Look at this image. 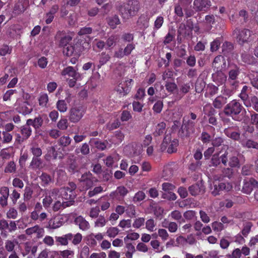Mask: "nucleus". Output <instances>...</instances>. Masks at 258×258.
<instances>
[{
    "mask_svg": "<svg viewBox=\"0 0 258 258\" xmlns=\"http://www.w3.org/2000/svg\"><path fill=\"white\" fill-rule=\"evenodd\" d=\"M140 3L138 0H130L118 8L122 18L127 20L136 16L140 9Z\"/></svg>",
    "mask_w": 258,
    "mask_h": 258,
    "instance_id": "obj_1",
    "label": "nucleus"
},
{
    "mask_svg": "<svg viewBox=\"0 0 258 258\" xmlns=\"http://www.w3.org/2000/svg\"><path fill=\"white\" fill-rule=\"evenodd\" d=\"M238 153L232 148H228L225 153L220 156L221 162L226 166L229 160L228 165L231 167L239 166V162L237 158Z\"/></svg>",
    "mask_w": 258,
    "mask_h": 258,
    "instance_id": "obj_2",
    "label": "nucleus"
},
{
    "mask_svg": "<svg viewBox=\"0 0 258 258\" xmlns=\"http://www.w3.org/2000/svg\"><path fill=\"white\" fill-rule=\"evenodd\" d=\"M232 188V184L228 182H223L215 180L213 182V186L211 187L212 194L216 196L220 194L221 191H230Z\"/></svg>",
    "mask_w": 258,
    "mask_h": 258,
    "instance_id": "obj_3",
    "label": "nucleus"
},
{
    "mask_svg": "<svg viewBox=\"0 0 258 258\" xmlns=\"http://www.w3.org/2000/svg\"><path fill=\"white\" fill-rule=\"evenodd\" d=\"M243 108V106L239 102L236 100H233L226 106L224 112L226 114L233 117L239 114Z\"/></svg>",
    "mask_w": 258,
    "mask_h": 258,
    "instance_id": "obj_4",
    "label": "nucleus"
},
{
    "mask_svg": "<svg viewBox=\"0 0 258 258\" xmlns=\"http://www.w3.org/2000/svg\"><path fill=\"white\" fill-rule=\"evenodd\" d=\"M79 180L81 186H82V187H80L81 191L86 190L90 188L93 186L94 182L97 181V179L90 172L83 174Z\"/></svg>",
    "mask_w": 258,
    "mask_h": 258,
    "instance_id": "obj_5",
    "label": "nucleus"
},
{
    "mask_svg": "<svg viewBox=\"0 0 258 258\" xmlns=\"http://www.w3.org/2000/svg\"><path fill=\"white\" fill-rule=\"evenodd\" d=\"M133 80L127 78L125 81H121L115 88V90L121 95L125 96L131 91Z\"/></svg>",
    "mask_w": 258,
    "mask_h": 258,
    "instance_id": "obj_6",
    "label": "nucleus"
},
{
    "mask_svg": "<svg viewBox=\"0 0 258 258\" xmlns=\"http://www.w3.org/2000/svg\"><path fill=\"white\" fill-rule=\"evenodd\" d=\"M85 113L84 108L82 106H75L70 111V120L73 122H78L83 116Z\"/></svg>",
    "mask_w": 258,
    "mask_h": 258,
    "instance_id": "obj_7",
    "label": "nucleus"
},
{
    "mask_svg": "<svg viewBox=\"0 0 258 258\" xmlns=\"http://www.w3.org/2000/svg\"><path fill=\"white\" fill-rule=\"evenodd\" d=\"M236 35L237 41L240 44L248 42L251 35V32L248 29H235L233 33Z\"/></svg>",
    "mask_w": 258,
    "mask_h": 258,
    "instance_id": "obj_8",
    "label": "nucleus"
},
{
    "mask_svg": "<svg viewBox=\"0 0 258 258\" xmlns=\"http://www.w3.org/2000/svg\"><path fill=\"white\" fill-rule=\"evenodd\" d=\"M128 190L124 186H118L116 189L112 191L110 195V197L114 200L121 201L128 194Z\"/></svg>",
    "mask_w": 258,
    "mask_h": 258,
    "instance_id": "obj_9",
    "label": "nucleus"
},
{
    "mask_svg": "<svg viewBox=\"0 0 258 258\" xmlns=\"http://www.w3.org/2000/svg\"><path fill=\"white\" fill-rule=\"evenodd\" d=\"M78 70L77 67L68 66L62 70L61 75L62 76H68L76 80H82V75L78 72Z\"/></svg>",
    "mask_w": 258,
    "mask_h": 258,
    "instance_id": "obj_10",
    "label": "nucleus"
},
{
    "mask_svg": "<svg viewBox=\"0 0 258 258\" xmlns=\"http://www.w3.org/2000/svg\"><path fill=\"white\" fill-rule=\"evenodd\" d=\"M211 6L210 0H195L193 8L196 11H207Z\"/></svg>",
    "mask_w": 258,
    "mask_h": 258,
    "instance_id": "obj_11",
    "label": "nucleus"
},
{
    "mask_svg": "<svg viewBox=\"0 0 258 258\" xmlns=\"http://www.w3.org/2000/svg\"><path fill=\"white\" fill-rule=\"evenodd\" d=\"M177 168L176 162H171L165 165L163 170V176L165 179H168L172 176L173 173Z\"/></svg>",
    "mask_w": 258,
    "mask_h": 258,
    "instance_id": "obj_12",
    "label": "nucleus"
},
{
    "mask_svg": "<svg viewBox=\"0 0 258 258\" xmlns=\"http://www.w3.org/2000/svg\"><path fill=\"white\" fill-rule=\"evenodd\" d=\"M15 106L17 112L24 115L30 114L33 111L32 105L28 101H24L18 106L16 103Z\"/></svg>",
    "mask_w": 258,
    "mask_h": 258,
    "instance_id": "obj_13",
    "label": "nucleus"
},
{
    "mask_svg": "<svg viewBox=\"0 0 258 258\" xmlns=\"http://www.w3.org/2000/svg\"><path fill=\"white\" fill-rule=\"evenodd\" d=\"M258 185V182L254 179L251 178L244 180L242 191L246 194H250L254 188Z\"/></svg>",
    "mask_w": 258,
    "mask_h": 258,
    "instance_id": "obj_14",
    "label": "nucleus"
},
{
    "mask_svg": "<svg viewBox=\"0 0 258 258\" xmlns=\"http://www.w3.org/2000/svg\"><path fill=\"white\" fill-rule=\"evenodd\" d=\"M56 38L59 39V45L62 47L67 46L72 40V37L69 35H67L63 31H58L55 36Z\"/></svg>",
    "mask_w": 258,
    "mask_h": 258,
    "instance_id": "obj_15",
    "label": "nucleus"
},
{
    "mask_svg": "<svg viewBox=\"0 0 258 258\" xmlns=\"http://www.w3.org/2000/svg\"><path fill=\"white\" fill-rule=\"evenodd\" d=\"M25 233L28 235L35 234L38 238L42 237L44 234V230L38 225L28 228L25 230Z\"/></svg>",
    "mask_w": 258,
    "mask_h": 258,
    "instance_id": "obj_16",
    "label": "nucleus"
},
{
    "mask_svg": "<svg viewBox=\"0 0 258 258\" xmlns=\"http://www.w3.org/2000/svg\"><path fill=\"white\" fill-rule=\"evenodd\" d=\"M63 223L62 216H57L51 218L48 222V228L50 229H56L60 227Z\"/></svg>",
    "mask_w": 258,
    "mask_h": 258,
    "instance_id": "obj_17",
    "label": "nucleus"
},
{
    "mask_svg": "<svg viewBox=\"0 0 258 258\" xmlns=\"http://www.w3.org/2000/svg\"><path fill=\"white\" fill-rule=\"evenodd\" d=\"M75 223L78 225L80 229L86 231L89 229L90 224L84 218L81 216L77 217L75 219Z\"/></svg>",
    "mask_w": 258,
    "mask_h": 258,
    "instance_id": "obj_18",
    "label": "nucleus"
},
{
    "mask_svg": "<svg viewBox=\"0 0 258 258\" xmlns=\"http://www.w3.org/2000/svg\"><path fill=\"white\" fill-rule=\"evenodd\" d=\"M213 81L218 85H221L225 83L227 80V77L221 71H218L213 74Z\"/></svg>",
    "mask_w": 258,
    "mask_h": 258,
    "instance_id": "obj_19",
    "label": "nucleus"
},
{
    "mask_svg": "<svg viewBox=\"0 0 258 258\" xmlns=\"http://www.w3.org/2000/svg\"><path fill=\"white\" fill-rule=\"evenodd\" d=\"M73 235L72 233L66 234L62 236H56L55 242L57 245H67L68 240L72 239Z\"/></svg>",
    "mask_w": 258,
    "mask_h": 258,
    "instance_id": "obj_20",
    "label": "nucleus"
},
{
    "mask_svg": "<svg viewBox=\"0 0 258 258\" xmlns=\"http://www.w3.org/2000/svg\"><path fill=\"white\" fill-rule=\"evenodd\" d=\"M13 139V135L7 132L0 131V146L2 144H9Z\"/></svg>",
    "mask_w": 258,
    "mask_h": 258,
    "instance_id": "obj_21",
    "label": "nucleus"
},
{
    "mask_svg": "<svg viewBox=\"0 0 258 258\" xmlns=\"http://www.w3.org/2000/svg\"><path fill=\"white\" fill-rule=\"evenodd\" d=\"M28 124L33 126L36 130L39 128L43 124V120L42 118L39 115L34 119H28L27 120Z\"/></svg>",
    "mask_w": 258,
    "mask_h": 258,
    "instance_id": "obj_22",
    "label": "nucleus"
},
{
    "mask_svg": "<svg viewBox=\"0 0 258 258\" xmlns=\"http://www.w3.org/2000/svg\"><path fill=\"white\" fill-rule=\"evenodd\" d=\"M91 145H94L96 148L100 150H104L107 147L109 144L107 141L101 142L95 139H91L90 141Z\"/></svg>",
    "mask_w": 258,
    "mask_h": 258,
    "instance_id": "obj_23",
    "label": "nucleus"
},
{
    "mask_svg": "<svg viewBox=\"0 0 258 258\" xmlns=\"http://www.w3.org/2000/svg\"><path fill=\"white\" fill-rule=\"evenodd\" d=\"M32 129L29 124L26 121V124L22 126L20 128V132L26 140H27L32 134Z\"/></svg>",
    "mask_w": 258,
    "mask_h": 258,
    "instance_id": "obj_24",
    "label": "nucleus"
},
{
    "mask_svg": "<svg viewBox=\"0 0 258 258\" xmlns=\"http://www.w3.org/2000/svg\"><path fill=\"white\" fill-rule=\"evenodd\" d=\"M72 201H66L61 203L60 201H56L53 204L52 209L55 212L58 211L61 208H65L66 207H70L72 205Z\"/></svg>",
    "mask_w": 258,
    "mask_h": 258,
    "instance_id": "obj_25",
    "label": "nucleus"
},
{
    "mask_svg": "<svg viewBox=\"0 0 258 258\" xmlns=\"http://www.w3.org/2000/svg\"><path fill=\"white\" fill-rule=\"evenodd\" d=\"M39 178L41 181L42 185L43 186H47L53 182L52 177L46 173L43 172Z\"/></svg>",
    "mask_w": 258,
    "mask_h": 258,
    "instance_id": "obj_26",
    "label": "nucleus"
},
{
    "mask_svg": "<svg viewBox=\"0 0 258 258\" xmlns=\"http://www.w3.org/2000/svg\"><path fill=\"white\" fill-rule=\"evenodd\" d=\"M107 23L112 29H115L117 25L120 23L119 18L118 16L114 15L109 17L107 19Z\"/></svg>",
    "mask_w": 258,
    "mask_h": 258,
    "instance_id": "obj_27",
    "label": "nucleus"
},
{
    "mask_svg": "<svg viewBox=\"0 0 258 258\" xmlns=\"http://www.w3.org/2000/svg\"><path fill=\"white\" fill-rule=\"evenodd\" d=\"M226 102L227 98L220 95L214 99L213 105L216 108H221Z\"/></svg>",
    "mask_w": 258,
    "mask_h": 258,
    "instance_id": "obj_28",
    "label": "nucleus"
},
{
    "mask_svg": "<svg viewBox=\"0 0 258 258\" xmlns=\"http://www.w3.org/2000/svg\"><path fill=\"white\" fill-rule=\"evenodd\" d=\"M16 171V163L14 161H11L8 162L4 169V172L6 173H14Z\"/></svg>",
    "mask_w": 258,
    "mask_h": 258,
    "instance_id": "obj_29",
    "label": "nucleus"
},
{
    "mask_svg": "<svg viewBox=\"0 0 258 258\" xmlns=\"http://www.w3.org/2000/svg\"><path fill=\"white\" fill-rule=\"evenodd\" d=\"M42 164V161L40 157H33L32 159L30 166L33 169H38Z\"/></svg>",
    "mask_w": 258,
    "mask_h": 258,
    "instance_id": "obj_30",
    "label": "nucleus"
},
{
    "mask_svg": "<svg viewBox=\"0 0 258 258\" xmlns=\"http://www.w3.org/2000/svg\"><path fill=\"white\" fill-rule=\"evenodd\" d=\"M30 151L33 155V157H40L42 154L41 149L35 143L31 144Z\"/></svg>",
    "mask_w": 258,
    "mask_h": 258,
    "instance_id": "obj_31",
    "label": "nucleus"
},
{
    "mask_svg": "<svg viewBox=\"0 0 258 258\" xmlns=\"http://www.w3.org/2000/svg\"><path fill=\"white\" fill-rule=\"evenodd\" d=\"M224 133L229 138L234 140H238L240 138V134L238 132L233 131L231 128H227L224 130Z\"/></svg>",
    "mask_w": 258,
    "mask_h": 258,
    "instance_id": "obj_32",
    "label": "nucleus"
},
{
    "mask_svg": "<svg viewBox=\"0 0 258 258\" xmlns=\"http://www.w3.org/2000/svg\"><path fill=\"white\" fill-rule=\"evenodd\" d=\"M166 124L161 122L156 126L155 131L154 132L155 136H159L164 133L165 131Z\"/></svg>",
    "mask_w": 258,
    "mask_h": 258,
    "instance_id": "obj_33",
    "label": "nucleus"
},
{
    "mask_svg": "<svg viewBox=\"0 0 258 258\" xmlns=\"http://www.w3.org/2000/svg\"><path fill=\"white\" fill-rule=\"evenodd\" d=\"M68 188L66 187L61 188V194L63 199L68 200V201H72V205L74 204L75 201L74 199L76 197H71V193L69 192Z\"/></svg>",
    "mask_w": 258,
    "mask_h": 258,
    "instance_id": "obj_34",
    "label": "nucleus"
},
{
    "mask_svg": "<svg viewBox=\"0 0 258 258\" xmlns=\"http://www.w3.org/2000/svg\"><path fill=\"white\" fill-rule=\"evenodd\" d=\"M221 63H223L224 66H225L224 57L221 55H218L215 58L213 62V67L218 69L222 68L223 67L222 66H220Z\"/></svg>",
    "mask_w": 258,
    "mask_h": 258,
    "instance_id": "obj_35",
    "label": "nucleus"
},
{
    "mask_svg": "<svg viewBox=\"0 0 258 258\" xmlns=\"http://www.w3.org/2000/svg\"><path fill=\"white\" fill-rule=\"evenodd\" d=\"M107 222V220L104 216L100 215L97 218L94 223L95 227H103L105 226Z\"/></svg>",
    "mask_w": 258,
    "mask_h": 258,
    "instance_id": "obj_36",
    "label": "nucleus"
},
{
    "mask_svg": "<svg viewBox=\"0 0 258 258\" xmlns=\"http://www.w3.org/2000/svg\"><path fill=\"white\" fill-rule=\"evenodd\" d=\"M248 87L245 85L243 87L241 93L239 95V97L240 98L244 101V104L246 106H250V104H247L246 102V99L248 98V94L247 93V91H248Z\"/></svg>",
    "mask_w": 258,
    "mask_h": 258,
    "instance_id": "obj_37",
    "label": "nucleus"
},
{
    "mask_svg": "<svg viewBox=\"0 0 258 258\" xmlns=\"http://www.w3.org/2000/svg\"><path fill=\"white\" fill-rule=\"evenodd\" d=\"M119 230L115 227H110L107 228L106 235L110 238L115 237L119 233Z\"/></svg>",
    "mask_w": 258,
    "mask_h": 258,
    "instance_id": "obj_38",
    "label": "nucleus"
},
{
    "mask_svg": "<svg viewBox=\"0 0 258 258\" xmlns=\"http://www.w3.org/2000/svg\"><path fill=\"white\" fill-rule=\"evenodd\" d=\"M75 152L79 154L81 152L83 155H88L90 152V148L89 145L87 143L83 144L80 148L76 149Z\"/></svg>",
    "mask_w": 258,
    "mask_h": 258,
    "instance_id": "obj_39",
    "label": "nucleus"
},
{
    "mask_svg": "<svg viewBox=\"0 0 258 258\" xmlns=\"http://www.w3.org/2000/svg\"><path fill=\"white\" fill-rule=\"evenodd\" d=\"M240 142L244 147L258 149V143L252 140H248L245 142L241 141Z\"/></svg>",
    "mask_w": 258,
    "mask_h": 258,
    "instance_id": "obj_40",
    "label": "nucleus"
},
{
    "mask_svg": "<svg viewBox=\"0 0 258 258\" xmlns=\"http://www.w3.org/2000/svg\"><path fill=\"white\" fill-rule=\"evenodd\" d=\"M56 107L61 112H64L67 110L68 106L64 100H59L56 103Z\"/></svg>",
    "mask_w": 258,
    "mask_h": 258,
    "instance_id": "obj_41",
    "label": "nucleus"
},
{
    "mask_svg": "<svg viewBox=\"0 0 258 258\" xmlns=\"http://www.w3.org/2000/svg\"><path fill=\"white\" fill-rule=\"evenodd\" d=\"M110 57L109 54L105 53H102L99 58V64L98 65V68H100L101 66L107 63L109 60Z\"/></svg>",
    "mask_w": 258,
    "mask_h": 258,
    "instance_id": "obj_42",
    "label": "nucleus"
},
{
    "mask_svg": "<svg viewBox=\"0 0 258 258\" xmlns=\"http://www.w3.org/2000/svg\"><path fill=\"white\" fill-rule=\"evenodd\" d=\"M12 47L8 45H3L0 48V56H5L12 53Z\"/></svg>",
    "mask_w": 258,
    "mask_h": 258,
    "instance_id": "obj_43",
    "label": "nucleus"
},
{
    "mask_svg": "<svg viewBox=\"0 0 258 258\" xmlns=\"http://www.w3.org/2000/svg\"><path fill=\"white\" fill-rule=\"evenodd\" d=\"M125 212L128 217L130 218L134 217L136 216L135 206L133 205H128L125 208Z\"/></svg>",
    "mask_w": 258,
    "mask_h": 258,
    "instance_id": "obj_44",
    "label": "nucleus"
},
{
    "mask_svg": "<svg viewBox=\"0 0 258 258\" xmlns=\"http://www.w3.org/2000/svg\"><path fill=\"white\" fill-rule=\"evenodd\" d=\"M72 141L71 139L69 136H62L58 141L59 145L62 147H67Z\"/></svg>",
    "mask_w": 258,
    "mask_h": 258,
    "instance_id": "obj_45",
    "label": "nucleus"
},
{
    "mask_svg": "<svg viewBox=\"0 0 258 258\" xmlns=\"http://www.w3.org/2000/svg\"><path fill=\"white\" fill-rule=\"evenodd\" d=\"M118 37L117 35H111L108 38L106 41V45L108 47L114 46L117 40Z\"/></svg>",
    "mask_w": 258,
    "mask_h": 258,
    "instance_id": "obj_46",
    "label": "nucleus"
},
{
    "mask_svg": "<svg viewBox=\"0 0 258 258\" xmlns=\"http://www.w3.org/2000/svg\"><path fill=\"white\" fill-rule=\"evenodd\" d=\"M66 188H68L69 192H70L71 194V197H76V194L75 192V189L77 188L76 184L73 182H70L68 184V185Z\"/></svg>",
    "mask_w": 258,
    "mask_h": 258,
    "instance_id": "obj_47",
    "label": "nucleus"
},
{
    "mask_svg": "<svg viewBox=\"0 0 258 258\" xmlns=\"http://www.w3.org/2000/svg\"><path fill=\"white\" fill-rule=\"evenodd\" d=\"M39 104L42 107H46L48 101V97L46 94H41L39 98Z\"/></svg>",
    "mask_w": 258,
    "mask_h": 258,
    "instance_id": "obj_48",
    "label": "nucleus"
},
{
    "mask_svg": "<svg viewBox=\"0 0 258 258\" xmlns=\"http://www.w3.org/2000/svg\"><path fill=\"white\" fill-rule=\"evenodd\" d=\"M163 106L162 101H157L153 105V110L156 113H159L161 112Z\"/></svg>",
    "mask_w": 258,
    "mask_h": 258,
    "instance_id": "obj_49",
    "label": "nucleus"
},
{
    "mask_svg": "<svg viewBox=\"0 0 258 258\" xmlns=\"http://www.w3.org/2000/svg\"><path fill=\"white\" fill-rule=\"evenodd\" d=\"M177 147V142L176 139H174L171 142L167 151L168 153L171 154L175 152L177 150L176 147Z\"/></svg>",
    "mask_w": 258,
    "mask_h": 258,
    "instance_id": "obj_50",
    "label": "nucleus"
},
{
    "mask_svg": "<svg viewBox=\"0 0 258 258\" xmlns=\"http://www.w3.org/2000/svg\"><path fill=\"white\" fill-rule=\"evenodd\" d=\"M100 212V208L98 206L92 208L90 209L89 216L92 218H96L99 217V214Z\"/></svg>",
    "mask_w": 258,
    "mask_h": 258,
    "instance_id": "obj_51",
    "label": "nucleus"
},
{
    "mask_svg": "<svg viewBox=\"0 0 258 258\" xmlns=\"http://www.w3.org/2000/svg\"><path fill=\"white\" fill-rule=\"evenodd\" d=\"M239 74V70L237 67H235L234 69H231L229 73V79L235 80Z\"/></svg>",
    "mask_w": 258,
    "mask_h": 258,
    "instance_id": "obj_52",
    "label": "nucleus"
},
{
    "mask_svg": "<svg viewBox=\"0 0 258 258\" xmlns=\"http://www.w3.org/2000/svg\"><path fill=\"white\" fill-rule=\"evenodd\" d=\"M33 190L29 186H26L24 189V199L25 201H28L32 198Z\"/></svg>",
    "mask_w": 258,
    "mask_h": 258,
    "instance_id": "obj_53",
    "label": "nucleus"
},
{
    "mask_svg": "<svg viewBox=\"0 0 258 258\" xmlns=\"http://www.w3.org/2000/svg\"><path fill=\"white\" fill-rule=\"evenodd\" d=\"M94 234L91 233L88 235L87 237V244L91 246H95L97 244V242L95 240V238L93 237Z\"/></svg>",
    "mask_w": 258,
    "mask_h": 258,
    "instance_id": "obj_54",
    "label": "nucleus"
},
{
    "mask_svg": "<svg viewBox=\"0 0 258 258\" xmlns=\"http://www.w3.org/2000/svg\"><path fill=\"white\" fill-rule=\"evenodd\" d=\"M103 191V188L101 186H99L95 187L93 189V190H90L88 192V196L89 197H92L95 196L96 195H97L98 194L102 192Z\"/></svg>",
    "mask_w": 258,
    "mask_h": 258,
    "instance_id": "obj_55",
    "label": "nucleus"
},
{
    "mask_svg": "<svg viewBox=\"0 0 258 258\" xmlns=\"http://www.w3.org/2000/svg\"><path fill=\"white\" fill-rule=\"evenodd\" d=\"M221 159L220 157H219V154H215L213 155L211 159V165L214 166H217L220 163Z\"/></svg>",
    "mask_w": 258,
    "mask_h": 258,
    "instance_id": "obj_56",
    "label": "nucleus"
},
{
    "mask_svg": "<svg viewBox=\"0 0 258 258\" xmlns=\"http://www.w3.org/2000/svg\"><path fill=\"white\" fill-rule=\"evenodd\" d=\"M212 227L215 231H221L224 229V225L222 223L215 221L212 223Z\"/></svg>",
    "mask_w": 258,
    "mask_h": 258,
    "instance_id": "obj_57",
    "label": "nucleus"
},
{
    "mask_svg": "<svg viewBox=\"0 0 258 258\" xmlns=\"http://www.w3.org/2000/svg\"><path fill=\"white\" fill-rule=\"evenodd\" d=\"M17 91L16 90H9L6 91V92L4 94L3 99L5 101H7L8 100H10L11 96L14 94L17 93Z\"/></svg>",
    "mask_w": 258,
    "mask_h": 258,
    "instance_id": "obj_58",
    "label": "nucleus"
},
{
    "mask_svg": "<svg viewBox=\"0 0 258 258\" xmlns=\"http://www.w3.org/2000/svg\"><path fill=\"white\" fill-rule=\"evenodd\" d=\"M68 122L67 119H61L57 123V127L61 130H66L68 127Z\"/></svg>",
    "mask_w": 258,
    "mask_h": 258,
    "instance_id": "obj_59",
    "label": "nucleus"
},
{
    "mask_svg": "<svg viewBox=\"0 0 258 258\" xmlns=\"http://www.w3.org/2000/svg\"><path fill=\"white\" fill-rule=\"evenodd\" d=\"M17 216V211L13 208H10L7 213V217L9 219H16Z\"/></svg>",
    "mask_w": 258,
    "mask_h": 258,
    "instance_id": "obj_60",
    "label": "nucleus"
},
{
    "mask_svg": "<svg viewBox=\"0 0 258 258\" xmlns=\"http://www.w3.org/2000/svg\"><path fill=\"white\" fill-rule=\"evenodd\" d=\"M163 199H167L168 200H175L176 199V195L170 191H168L164 193L162 195Z\"/></svg>",
    "mask_w": 258,
    "mask_h": 258,
    "instance_id": "obj_61",
    "label": "nucleus"
},
{
    "mask_svg": "<svg viewBox=\"0 0 258 258\" xmlns=\"http://www.w3.org/2000/svg\"><path fill=\"white\" fill-rule=\"evenodd\" d=\"M74 46L69 44L67 47L64 48L63 53L64 54L69 56H71L74 53Z\"/></svg>",
    "mask_w": 258,
    "mask_h": 258,
    "instance_id": "obj_62",
    "label": "nucleus"
},
{
    "mask_svg": "<svg viewBox=\"0 0 258 258\" xmlns=\"http://www.w3.org/2000/svg\"><path fill=\"white\" fill-rule=\"evenodd\" d=\"M52 202V199L50 195H46L43 199L42 204L43 206L47 208L50 206Z\"/></svg>",
    "mask_w": 258,
    "mask_h": 258,
    "instance_id": "obj_63",
    "label": "nucleus"
},
{
    "mask_svg": "<svg viewBox=\"0 0 258 258\" xmlns=\"http://www.w3.org/2000/svg\"><path fill=\"white\" fill-rule=\"evenodd\" d=\"M146 228L150 231L152 232L154 231L155 224L153 219H150L148 220L146 223Z\"/></svg>",
    "mask_w": 258,
    "mask_h": 258,
    "instance_id": "obj_64",
    "label": "nucleus"
}]
</instances>
